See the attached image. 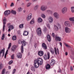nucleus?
Listing matches in <instances>:
<instances>
[{
	"label": "nucleus",
	"mask_w": 74,
	"mask_h": 74,
	"mask_svg": "<svg viewBox=\"0 0 74 74\" xmlns=\"http://www.w3.org/2000/svg\"><path fill=\"white\" fill-rule=\"evenodd\" d=\"M38 8V5H36L34 7V10H37Z\"/></svg>",
	"instance_id": "39"
},
{
	"label": "nucleus",
	"mask_w": 74,
	"mask_h": 74,
	"mask_svg": "<svg viewBox=\"0 0 74 74\" xmlns=\"http://www.w3.org/2000/svg\"><path fill=\"white\" fill-rule=\"evenodd\" d=\"M23 24H20L19 26V27L20 29H23Z\"/></svg>",
	"instance_id": "30"
},
{
	"label": "nucleus",
	"mask_w": 74,
	"mask_h": 74,
	"mask_svg": "<svg viewBox=\"0 0 74 74\" xmlns=\"http://www.w3.org/2000/svg\"><path fill=\"white\" fill-rule=\"evenodd\" d=\"M14 5V3H12L10 5V7H13Z\"/></svg>",
	"instance_id": "54"
},
{
	"label": "nucleus",
	"mask_w": 74,
	"mask_h": 74,
	"mask_svg": "<svg viewBox=\"0 0 74 74\" xmlns=\"http://www.w3.org/2000/svg\"><path fill=\"white\" fill-rule=\"evenodd\" d=\"M39 64L37 63L36 61H34V65L35 68H38L39 67Z\"/></svg>",
	"instance_id": "14"
},
{
	"label": "nucleus",
	"mask_w": 74,
	"mask_h": 74,
	"mask_svg": "<svg viewBox=\"0 0 74 74\" xmlns=\"http://www.w3.org/2000/svg\"><path fill=\"white\" fill-rule=\"evenodd\" d=\"M32 4V3H27V4L26 5V6L27 7H30L31 5Z\"/></svg>",
	"instance_id": "41"
},
{
	"label": "nucleus",
	"mask_w": 74,
	"mask_h": 74,
	"mask_svg": "<svg viewBox=\"0 0 74 74\" xmlns=\"http://www.w3.org/2000/svg\"><path fill=\"white\" fill-rule=\"evenodd\" d=\"M58 28L59 29H60V27H61V26L60 25L58 24Z\"/></svg>",
	"instance_id": "56"
},
{
	"label": "nucleus",
	"mask_w": 74,
	"mask_h": 74,
	"mask_svg": "<svg viewBox=\"0 0 74 74\" xmlns=\"http://www.w3.org/2000/svg\"><path fill=\"white\" fill-rule=\"evenodd\" d=\"M46 29H47V28H46V27H45L44 28V31L45 32V30H46Z\"/></svg>",
	"instance_id": "60"
},
{
	"label": "nucleus",
	"mask_w": 74,
	"mask_h": 74,
	"mask_svg": "<svg viewBox=\"0 0 74 74\" xmlns=\"http://www.w3.org/2000/svg\"><path fill=\"white\" fill-rule=\"evenodd\" d=\"M11 13L13 14H14V15H16V11L12 10L11 11Z\"/></svg>",
	"instance_id": "31"
},
{
	"label": "nucleus",
	"mask_w": 74,
	"mask_h": 74,
	"mask_svg": "<svg viewBox=\"0 0 74 74\" xmlns=\"http://www.w3.org/2000/svg\"><path fill=\"white\" fill-rule=\"evenodd\" d=\"M65 32L66 33H70L71 32V29L68 27H66L65 28Z\"/></svg>",
	"instance_id": "7"
},
{
	"label": "nucleus",
	"mask_w": 74,
	"mask_h": 74,
	"mask_svg": "<svg viewBox=\"0 0 74 74\" xmlns=\"http://www.w3.org/2000/svg\"><path fill=\"white\" fill-rule=\"evenodd\" d=\"M38 55L40 56H42L44 55V53L42 51H38Z\"/></svg>",
	"instance_id": "16"
},
{
	"label": "nucleus",
	"mask_w": 74,
	"mask_h": 74,
	"mask_svg": "<svg viewBox=\"0 0 74 74\" xmlns=\"http://www.w3.org/2000/svg\"><path fill=\"white\" fill-rule=\"evenodd\" d=\"M34 23V19H32L30 22V24H33Z\"/></svg>",
	"instance_id": "34"
},
{
	"label": "nucleus",
	"mask_w": 74,
	"mask_h": 74,
	"mask_svg": "<svg viewBox=\"0 0 74 74\" xmlns=\"http://www.w3.org/2000/svg\"><path fill=\"white\" fill-rule=\"evenodd\" d=\"M71 10L72 13H74V6L71 7Z\"/></svg>",
	"instance_id": "29"
},
{
	"label": "nucleus",
	"mask_w": 74,
	"mask_h": 74,
	"mask_svg": "<svg viewBox=\"0 0 74 74\" xmlns=\"http://www.w3.org/2000/svg\"><path fill=\"white\" fill-rule=\"evenodd\" d=\"M69 20L70 21H71L72 22H74V17H73L69 18Z\"/></svg>",
	"instance_id": "28"
},
{
	"label": "nucleus",
	"mask_w": 74,
	"mask_h": 74,
	"mask_svg": "<svg viewBox=\"0 0 74 74\" xmlns=\"http://www.w3.org/2000/svg\"><path fill=\"white\" fill-rule=\"evenodd\" d=\"M29 34V32L27 31H25L24 32V33L23 34V35L24 36H26Z\"/></svg>",
	"instance_id": "19"
},
{
	"label": "nucleus",
	"mask_w": 74,
	"mask_h": 74,
	"mask_svg": "<svg viewBox=\"0 0 74 74\" xmlns=\"http://www.w3.org/2000/svg\"><path fill=\"white\" fill-rule=\"evenodd\" d=\"M12 40L13 41H15L16 40V36L14 35L13 36L12 38Z\"/></svg>",
	"instance_id": "22"
},
{
	"label": "nucleus",
	"mask_w": 74,
	"mask_h": 74,
	"mask_svg": "<svg viewBox=\"0 0 74 74\" xmlns=\"http://www.w3.org/2000/svg\"><path fill=\"white\" fill-rule=\"evenodd\" d=\"M64 45H65V46L66 47H68V48H71V47H70V46H69V45H67L66 44V43H65L64 42Z\"/></svg>",
	"instance_id": "35"
},
{
	"label": "nucleus",
	"mask_w": 74,
	"mask_h": 74,
	"mask_svg": "<svg viewBox=\"0 0 74 74\" xmlns=\"http://www.w3.org/2000/svg\"><path fill=\"white\" fill-rule=\"evenodd\" d=\"M16 48L15 47L13 46V47L11 49L12 51H14L15 50Z\"/></svg>",
	"instance_id": "43"
},
{
	"label": "nucleus",
	"mask_w": 74,
	"mask_h": 74,
	"mask_svg": "<svg viewBox=\"0 0 74 74\" xmlns=\"http://www.w3.org/2000/svg\"><path fill=\"white\" fill-rule=\"evenodd\" d=\"M37 33L38 35L41 34V29H40V28H38L37 29Z\"/></svg>",
	"instance_id": "12"
},
{
	"label": "nucleus",
	"mask_w": 74,
	"mask_h": 74,
	"mask_svg": "<svg viewBox=\"0 0 74 74\" xmlns=\"http://www.w3.org/2000/svg\"><path fill=\"white\" fill-rule=\"evenodd\" d=\"M7 5L6 3H5V8H7Z\"/></svg>",
	"instance_id": "63"
},
{
	"label": "nucleus",
	"mask_w": 74,
	"mask_h": 74,
	"mask_svg": "<svg viewBox=\"0 0 74 74\" xmlns=\"http://www.w3.org/2000/svg\"><path fill=\"white\" fill-rule=\"evenodd\" d=\"M3 32H4L5 30V25L6 24V22H7V19H6V18L4 17L3 19Z\"/></svg>",
	"instance_id": "2"
},
{
	"label": "nucleus",
	"mask_w": 74,
	"mask_h": 74,
	"mask_svg": "<svg viewBox=\"0 0 74 74\" xmlns=\"http://www.w3.org/2000/svg\"><path fill=\"white\" fill-rule=\"evenodd\" d=\"M59 43L61 45V47H62V43H61V42H60Z\"/></svg>",
	"instance_id": "62"
},
{
	"label": "nucleus",
	"mask_w": 74,
	"mask_h": 74,
	"mask_svg": "<svg viewBox=\"0 0 74 74\" xmlns=\"http://www.w3.org/2000/svg\"><path fill=\"white\" fill-rule=\"evenodd\" d=\"M11 29H10V28H9L8 31V32H11Z\"/></svg>",
	"instance_id": "57"
},
{
	"label": "nucleus",
	"mask_w": 74,
	"mask_h": 74,
	"mask_svg": "<svg viewBox=\"0 0 74 74\" xmlns=\"http://www.w3.org/2000/svg\"><path fill=\"white\" fill-rule=\"evenodd\" d=\"M3 67V64H0V70L2 69V68Z\"/></svg>",
	"instance_id": "46"
},
{
	"label": "nucleus",
	"mask_w": 74,
	"mask_h": 74,
	"mask_svg": "<svg viewBox=\"0 0 74 74\" xmlns=\"http://www.w3.org/2000/svg\"><path fill=\"white\" fill-rule=\"evenodd\" d=\"M11 23H9L7 24V25L8 26H10V25H11Z\"/></svg>",
	"instance_id": "55"
},
{
	"label": "nucleus",
	"mask_w": 74,
	"mask_h": 74,
	"mask_svg": "<svg viewBox=\"0 0 74 74\" xmlns=\"http://www.w3.org/2000/svg\"><path fill=\"white\" fill-rule=\"evenodd\" d=\"M47 38L49 42H50L51 41V36H50L49 35H47Z\"/></svg>",
	"instance_id": "23"
},
{
	"label": "nucleus",
	"mask_w": 74,
	"mask_h": 74,
	"mask_svg": "<svg viewBox=\"0 0 74 74\" xmlns=\"http://www.w3.org/2000/svg\"><path fill=\"white\" fill-rule=\"evenodd\" d=\"M11 43H9V44L8 45V49H10V48H11Z\"/></svg>",
	"instance_id": "42"
},
{
	"label": "nucleus",
	"mask_w": 74,
	"mask_h": 74,
	"mask_svg": "<svg viewBox=\"0 0 74 74\" xmlns=\"http://www.w3.org/2000/svg\"><path fill=\"white\" fill-rule=\"evenodd\" d=\"M31 70L32 71H36L35 68L34 67H32L31 68Z\"/></svg>",
	"instance_id": "32"
},
{
	"label": "nucleus",
	"mask_w": 74,
	"mask_h": 74,
	"mask_svg": "<svg viewBox=\"0 0 74 74\" xmlns=\"http://www.w3.org/2000/svg\"><path fill=\"white\" fill-rule=\"evenodd\" d=\"M4 48H3V49H2L1 51V49H0V56H1V53H3V56H4Z\"/></svg>",
	"instance_id": "20"
},
{
	"label": "nucleus",
	"mask_w": 74,
	"mask_h": 74,
	"mask_svg": "<svg viewBox=\"0 0 74 74\" xmlns=\"http://www.w3.org/2000/svg\"><path fill=\"white\" fill-rule=\"evenodd\" d=\"M8 29H10L11 30H12V29H14V25H10L8 27Z\"/></svg>",
	"instance_id": "21"
},
{
	"label": "nucleus",
	"mask_w": 74,
	"mask_h": 74,
	"mask_svg": "<svg viewBox=\"0 0 74 74\" xmlns=\"http://www.w3.org/2000/svg\"><path fill=\"white\" fill-rule=\"evenodd\" d=\"M48 57L47 55H45L44 56V59L45 60H47V59H49L50 58V53L49 52L47 53Z\"/></svg>",
	"instance_id": "5"
},
{
	"label": "nucleus",
	"mask_w": 74,
	"mask_h": 74,
	"mask_svg": "<svg viewBox=\"0 0 74 74\" xmlns=\"http://www.w3.org/2000/svg\"><path fill=\"white\" fill-rule=\"evenodd\" d=\"M17 11L18 12H21L22 11V8H18Z\"/></svg>",
	"instance_id": "33"
},
{
	"label": "nucleus",
	"mask_w": 74,
	"mask_h": 74,
	"mask_svg": "<svg viewBox=\"0 0 74 74\" xmlns=\"http://www.w3.org/2000/svg\"><path fill=\"white\" fill-rule=\"evenodd\" d=\"M22 45L21 46V53H23V45H24V46H25L26 44V42H25V41L23 40V41H22Z\"/></svg>",
	"instance_id": "4"
},
{
	"label": "nucleus",
	"mask_w": 74,
	"mask_h": 74,
	"mask_svg": "<svg viewBox=\"0 0 74 74\" xmlns=\"http://www.w3.org/2000/svg\"><path fill=\"white\" fill-rule=\"evenodd\" d=\"M47 27H48V28L49 29H50L51 28L50 27V25H49V24H47Z\"/></svg>",
	"instance_id": "50"
},
{
	"label": "nucleus",
	"mask_w": 74,
	"mask_h": 74,
	"mask_svg": "<svg viewBox=\"0 0 74 74\" xmlns=\"http://www.w3.org/2000/svg\"><path fill=\"white\" fill-rule=\"evenodd\" d=\"M13 63V61L12 60H11L9 62V64H11Z\"/></svg>",
	"instance_id": "48"
},
{
	"label": "nucleus",
	"mask_w": 74,
	"mask_h": 74,
	"mask_svg": "<svg viewBox=\"0 0 74 74\" xmlns=\"http://www.w3.org/2000/svg\"><path fill=\"white\" fill-rule=\"evenodd\" d=\"M49 20L50 23H52L53 22V18L51 17H49Z\"/></svg>",
	"instance_id": "24"
},
{
	"label": "nucleus",
	"mask_w": 74,
	"mask_h": 74,
	"mask_svg": "<svg viewBox=\"0 0 74 74\" xmlns=\"http://www.w3.org/2000/svg\"><path fill=\"white\" fill-rule=\"evenodd\" d=\"M28 66H29V64H26V65H25V66H27V67Z\"/></svg>",
	"instance_id": "64"
},
{
	"label": "nucleus",
	"mask_w": 74,
	"mask_h": 74,
	"mask_svg": "<svg viewBox=\"0 0 74 74\" xmlns=\"http://www.w3.org/2000/svg\"><path fill=\"white\" fill-rule=\"evenodd\" d=\"M34 61L36 62V63L39 64L40 66L42 64V59L41 58H38L37 60H35Z\"/></svg>",
	"instance_id": "1"
},
{
	"label": "nucleus",
	"mask_w": 74,
	"mask_h": 74,
	"mask_svg": "<svg viewBox=\"0 0 74 74\" xmlns=\"http://www.w3.org/2000/svg\"><path fill=\"white\" fill-rule=\"evenodd\" d=\"M47 12L48 13H50V14H52V12H53L52 11H51V10H47Z\"/></svg>",
	"instance_id": "45"
},
{
	"label": "nucleus",
	"mask_w": 74,
	"mask_h": 74,
	"mask_svg": "<svg viewBox=\"0 0 74 74\" xmlns=\"http://www.w3.org/2000/svg\"><path fill=\"white\" fill-rule=\"evenodd\" d=\"M61 69H59L58 71V72L59 73H61Z\"/></svg>",
	"instance_id": "61"
},
{
	"label": "nucleus",
	"mask_w": 74,
	"mask_h": 74,
	"mask_svg": "<svg viewBox=\"0 0 74 74\" xmlns=\"http://www.w3.org/2000/svg\"><path fill=\"white\" fill-rule=\"evenodd\" d=\"M50 51L52 55H53V54L55 53V52L54 51V50H51Z\"/></svg>",
	"instance_id": "37"
},
{
	"label": "nucleus",
	"mask_w": 74,
	"mask_h": 74,
	"mask_svg": "<svg viewBox=\"0 0 74 74\" xmlns=\"http://www.w3.org/2000/svg\"><path fill=\"white\" fill-rule=\"evenodd\" d=\"M18 42L19 44H21L22 43V42L21 40H19L18 41Z\"/></svg>",
	"instance_id": "51"
},
{
	"label": "nucleus",
	"mask_w": 74,
	"mask_h": 74,
	"mask_svg": "<svg viewBox=\"0 0 74 74\" xmlns=\"http://www.w3.org/2000/svg\"><path fill=\"white\" fill-rule=\"evenodd\" d=\"M53 16L56 19H59V14L57 12H55L53 14Z\"/></svg>",
	"instance_id": "10"
},
{
	"label": "nucleus",
	"mask_w": 74,
	"mask_h": 74,
	"mask_svg": "<svg viewBox=\"0 0 74 74\" xmlns=\"http://www.w3.org/2000/svg\"><path fill=\"white\" fill-rule=\"evenodd\" d=\"M51 67V66L49 64H47L46 66V69H49Z\"/></svg>",
	"instance_id": "25"
},
{
	"label": "nucleus",
	"mask_w": 74,
	"mask_h": 74,
	"mask_svg": "<svg viewBox=\"0 0 74 74\" xmlns=\"http://www.w3.org/2000/svg\"><path fill=\"white\" fill-rule=\"evenodd\" d=\"M41 17L42 18H45V14H41Z\"/></svg>",
	"instance_id": "40"
},
{
	"label": "nucleus",
	"mask_w": 74,
	"mask_h": 74,
	"mask_svg": "<svg viewBox=\"0 0 74 74\" xmlns=\"http://www.w3.org/2000/svg\"><path fill=\"white\" fill-rule=\"evenodd\" d=\"M32 13H30L27 17V21H29L31 20L32 19Z\"/></svg>",
	"instance_id": "9"
},
{
	"label": "nucleus",
	"mask_w": 74,
	"mask_h": 74,
	"mask_svg": "<svg viewBox=\"0 0 74 74\" xmlns=\"http://www.w3.org/2000/svg\"><path fill=\"white\" fill-rule=\"evenodd\" d=\"M10 13L11 11L8 10L5 11L4 13V14L5 15V16H7V15H8L10 14Z\"/></svg>",
	"instance_id": "11"
},
{
	"label": "nucleus",
	"mask_w": 74,
	"mask_h": 74,
	"mask_svg": "<svg viewBox=\"0 0 74 74\" xmlns=\"http://www.w3.org/2000/svg\"><path fill=\"white\" fill-rule=\"evenodd\" d=\"M47 6L43 5L41 6L40 8V10L41 11H45L47 9Z\"/></svg>",
	"instance_id": "6"
},
{
	"label": "nucleus",
	"mask_w": 74,
	"mask_h": 74,
	"mask_svg": "<svg viewBox=\"0 0 74 74\" xmlns=\"http://www.w3.org/2000/svg\"><path fill=\"white\" fill-rule=\"evenodd\" d=\"M4 38H5V34H3L1 37V40H3L4 39Z\"/></svg>",
	"instance_id": "38"
},
{
	"label": "nucleus",
	"mask_w": 74,
	"mask_h": 74,
	"mask_svg": "<svg viewBox=\"0 0 74 74\" xmlns=\"http://www.w3.org/2000/svg\"><path fill=\"white\" fill-rule=\"evenodd\" d=\"M64 25L67 27H71L72 24L69 21H66L64 22Z\"/></svg>",
	"instance_id": "3"
},
{
	"label": "nucleus",
	"mask_w": 74,
	"mask_h": 74,
	"mask_svg": "<svg viewBox=\"0 0 74 74\" xmlns=\"http://www.w3.org/2000/svg\"><path fill=\"white\" fill-rule=\"evenodd\" d=\"M42 47L43 49H47V45H45V43H43L42 45Z\"/></svg>",
	"instance_id": "17"
},
{
	"label": "nucleus",
	"mask_w": 74,
	"mask_h": 74,
	"mask_svg": "<svg viewBox=\"0 0 74 74\" xmlns=\"http://www.w3.org/2000/svg\"><path fill=\"white\" fill-rule=\"evenodd\" d=\"M11 58L12 59H14V55H13L11 56Z\"/></svg>",
	"instance_id": "52"
},
{
	"label": "nucleus",
	"mask_w": 74,
	"mask_h": 74,
	"mask_svg": "<svg viewBox=\"0 0 74 74\" xmlns=\"http://www.w3.org/2000/svg\"><path fill=\"white\" fill-rule=\"evenodd\" d=\"M16 71V69H14L12 72V74H14L15 73V71Z\"/></svg>",
	"instance_id": "47"
},
{
	"label": "nucleus",
	"mask_w": 74,
	"mask_h": 74,
	"mask_svg": "<svg viewBox=\"0 0 74 74\" xmlns=\"http://www.w3.org/2000/svg\"><path fill=\"white\" fill-rule=\"evenodd\" d=\"M65 55L66 56H67L68 55V53H67V52H66L65 53Z\"/></svg>",
	"instance_id": "59"
},
{
	"label": "nucleus",
	"mask_w": 74,
	"mask_h": 74,
	"mask_svg": "<svg viewBox=\"0 0 74 74\" xmlns=\"http://www.w3.org/2000/svg\"><path fill=\"white\" fill-rule=\"evenodd\" d=\"M70 70L71 71H73V67L72 66H71Z\"/></svg>",
	"instance_id": "53"
},
{
	"label": "nucleus",
	"mask_w": 74,
	"mask_h": 74,
	"mask_svg": "<svg viewBox=\"0 0 74 74\" xmlns=\"http://www.w3.org/2000/svg\"><path fill=\"white\" fill-rule=\"evenodd\" d=\"M55 63V61L54 60H52L51 62V64L52 65H53Z\"/></svg>",
	"instance_id": "36"
},
{
	"label": "nucleus",
	"mask_w": 74,
	"mask_h": 74,
	"mask_svg": "<svg viewBox=\"0 0 74 74\" xmlns=\"http://www.w3.org/2000/svg\"><path fill=\"white\" fill-rule=\"evenodd\" d=\"M8 50H7L6 52V53H5V56H7V54H8Z\"/></svg>",
	"instance_id": "49"
},
{
	"label": "nucleus",
	"mask_w": 74,
	"mask_h": 74,
	"mask_svg": "<svg viewBox=\"0 0 74 74\" xmlns=\"http://www.w3.org/2000/svg\"><path fill=\"white\" fill-rule=\"evenodd\" d=\"M55 39L56 41H61V38H60V37L56 36H55Z\"/></svg>",
	"instance_id": "15"
},
{
	"label": "nucleus",
	"mask_w": 74,
	"mask_h": 74,
	"mask_svg": "<svg viewBox=\"0 0 74 74\" xmlns=\"http://www.w3.org/2000/svg\"><path fill=\"white\" fill-rule=\"evenodd\" d=\"M17 58H21L22 54H21V53H18L17 56Z\"/></svg>",
	"instance_id": "18"
},
{
	"label": "nucleus",
	"mask_w": 74,
	"mask_h": 74,
	"mask_svg": "<svg viewBox=\"0 0 74 74\" xmlns=\"http://www.w3.org/2000/svg\"><path fill=\"white\" fill-rule=\"evenodd\" d=\"M5 69H3L2 72V74H4L5 73Z\"/></svg>",
	"instance_id": "44"
},
{
	"label": "nucleus",
	"mask_w": 74,
	"mask_h": 74,
	"mask_svg": "<svg viewBox=\"0 0 74 74\" xmlns=\"http://www.w3.org/2000/svg\"><path fill=\"white\" fill-rule=\"evenodd\" d=\"M54 51L56 53V55H57V54H59V49L58 48H57L56 49V47H55Z\"/></svg>",
	"instance_id": "13"
},
{
	"label": "nucleus",
	"mask_w": 74,
	"mask_h": 74,
	"mask_svg": "<svg viewBox=\"0 0 74 74\" xmlns=\"http://www.w3.org/2000/svg\"><path fill=\"white\" fill-rule=\"evenodd\" d=\"M67 11V8L66 7L63 8L62 10V14H65Z\"/></svg>",
	"instance_id": "8"
},
{
	"label": "nucleus",
	"mask_w": 74,
	"mask_h": 74,
	"mask_svg": "<svg viewBox=\"0 0 74 74\" xmlns=\"http://www.w3.org/2000/svg\"><path fill=\"white\" fill-rule=\"evenodd\" d=\"M52 36L53 37H54V36H55V34L54 33H53L52 34Z\"/></svg>",
	"instance_id": "58"
},
{
	"label": "nucleus",
	"mask_w": 74,
	"mask_h": 74,
	"mask_svg": "<svg viewBox=\"0 0 74 74\" xmlns=\"http://www.w3.org/2000/svg\"><path fill=\"white\" fill-rule=\"evenodd\" d=\"M54 29L55 30H56V31H58V27L56 25H54Z\"/></svg>",
	"instance_id": "27"
},
{
	"label": "nucleus",
	"mask_w": 74,
	"mask_h": 74,
	"mask_svg": "<svg viewBox=\"0 0 74 74\" xmlns=\"http://www.w3.org/2000/svg\"><path fill=\"white\" fill-rule=\"evenodd\" d=\"M42 19L41 18H38V23H41V22H42Z\"/></svg>",
	"instance_id": "26"
}]
</instances>
